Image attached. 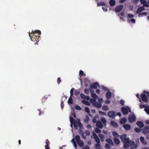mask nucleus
Masks as SVG:
<instances>
[{"label": "nucleus", "mask_w": 149, "mask_h": 149, "mask_svg": "<svg viewBox=\"0 0 149 149\" xmlns=\"http://www.w3.org/2000/svg\"><path fill=\"white\" fill-rule=\"evenodd\" d=\"M70 119L71 123L74 125V127L75 129L77 130L78 128V127L80 129H82L83 128V126L81 123L79 119L77 118V121L72 117H70Z\"/></svg>", "instance_id": "f257e3e1"}, {"label": "nucleus", "mask_w": 149, "mask_h": 149, "mask_svg": "<svg viewBox=\"0 0 149 149\" xmlns=\"http://www.w3.org/2000/svg\"><path fill=\"white\" fill-rule=\"evenodd\" d=\"M120 139L122 142L124 143L123 147L125 149H127L129 148V144L130 140L128 138H127V135L124 134L120 136Z\"/></svg>", "instance_id": "f03ea898"}, {"label": "nucleus", "mask_w": 149, "mask_h": 149, "mask_svg": "<svg viewBox=\"0 0 149 149\" xmlns=\"http://www.w3.org/2000/svg\"><path fill=\"white\" fill-rule=\"evenodd\" d=\"M144 91L140 95V97L141 98V101L142 100L143 102L146 103V104H148V96L146 95V93L145 92H144Z\"/></svg>", "instance_id": "7ed1b4c3"}, {"label": "nucleus", "mask_w": 149, "mask_h": 149, "mask_svg": "<svg viewBox=\"0 0 149 149\" xmlns=\"http://www.w3.org/2000/svg\"><path fill=\"white\" fill-rule=\"evenodd\" d=\"M75 139L79 146L82 147L84 146V142L80 140V137L79 135H76L75 137Z\"/></svg>", "instance_id": "20e7f679"}, {"label": "nucleus", "mask_w": 149, "mask_h": 149, "mask_svg": "<svg viewBox=\"0 0 149 149\" xmlns=\"http://www.w3.org/2000/svg\"><path fill=\"white\" fill-rule=\"evenodd\" d=\"M121 111L123 115H126L128 113V111L131 112V111L130 109L128 107L126 108L123 107L121 108Z\"/></svg>", "instance_id": "39448f33"}, {"label": "nucleus", "mask_w": 149, "mask_h": 149, "mask_svg": "<svg viewBox=\"0 0 149 149\" xmlns=\"http://www.w3.org/2000/svg\"><path fill=\"white\" fill-rule=\"evenodd\" d=\"M140 107L141 109L144 108V111L147 114L149 115V106L145 105L141 103L140 104Z\"/></svg>", "instance_id": "423d86ee"}, {"label": "nucleus", "mask_w": 149, "mask_h": 149, "mask_svg": "<svg viewBox=\"0 0 149 149\" xmlns=\"http://www.w3.org/2000/svg\"><path fill=\"white\" fill-rule=\"evenodd\" d=\"M32 35L34 36H38L39 38H40V36L41 35V33L40 31L38 30H36L33 31H32L31 33Z\"/></svg>", "instance_id": "0eeeda50"}, {"label": "nucleus", "mask_w": 149, "mask_h": 149, "mask_svg": "<svg viewBox=\"0 0 149 149\" xmlns=\"http://www.w3.org/2000/svg\"><path fill=\"white\" fill-rule=\"evenodd\" d=\"M29 36L30 37V38L31 39V40L35 42L36 41V42L38 41H39V37L38 36H33L32 35H31L30 34V33H29Z\"/></svg>", "instance_id": "6e6552de"}, {"label": "nucleus", "mask_w": 149, "mask_h": 149, "mask_svg": "<svg viewBox=\"0 0 149 149\" xmlns=\"http://www.w3.org/2000/svg\"><path fill=\"white\" fill-rule=\"evenodd\" d=\"M90 134V132L88 130H86L85 132H82L81 136L84 139H86V136H89Z\"/></svg>", "instance_id": "1a4fd4ad"}, {"label": "nucleus", "mask_w": 149, "mask_h": 149, "mask_svg": "<svg viewBox=\"0 0 149 149\" xmlns=\"http://www.w3.org/2000/svg\"><path fill=\"white\" fill-rule=\"evenodd\" d=\"M129 147L130 146L131 148H137V145L135 144V143L133 141H130L129 144Z\"/></svg>", "instance_id": "9d476101"}, {"label": "nucleus", "mask_w": 149, "mask_h": 149, "mask_svg": "<svg viewBox=\"0 0 149 149\" xmlns=\"http://www.w3.org/2000/svg\"><path fill=\"white\" fill-rule=\"evenodd\" d=\"M108 115L111 118H114L116 116L115 112L113 111H109L108 113Z\"/></svg>", "instance_id": "9b49d317"}, {"label": "nucleus", "mask_w": 149, "mask_h": 149, "mask_svg": "<svg viewBox=\"0 0 149 149\" xmlns=\"http://www.w3.org/2000/svg\"><path fill=\"white\" fill-rule=\"evenodd\" d=\"M97 87H99L100 85L97 82L93 83L90 86V87L94 89H96Z\"/></svg>", "instance_id": "f8f14e48"}, {"label": "nucleus", "mask_w": 149, "mask_h": 149, "mask_svg": "<svg viewBox=\"0 0 149 149\" xmlns=\"http://www.w3.org/2000/svg\"><path fill=\"white\" fill-rule=\"evenodd\" d=\"M149 132V127L146 126L143 130V133L145 134H148Z\"/></svg>", "instance_id": "ddd939ff"}, {"label": "nucleus", "mask_w": 149, "mask_h": 149, "mask_svg": "<svg viewBox=\"0 0 149 149\" xmlns=\"http://www.w3.org/2000/svg\"><path fill=\"white\" fill-rule=\"evenodd\" d=\"M128 120L130 123L135 122L136 120L135 116H131L128 117Z\"/></svg>", "instance_id": "4468645a"}, {"label": "nucleus", "mask_w": 149, "mask_h": 149, "mask_svg": "<svg viewBox=\"0 0 149 149\" xmlns=\"http://www.w3.org/2000/svg\"><path fill=\"white\" fill-rule=\"evenodd\" d=\"M123 6L122 5H119L116 7L115 8V10L116 12H120L123 8Z\"/></svg>", "instance_id": "2eb2a0df"}, {"label": "nucleus", "mask_w": 149, "mask_h": 149, "mask_svg": "<svg viewBox=\"0 0 149 149\" xmlns=\"http://www.w3.org/2000/svg\"><path fill=\"white\" fill-rule=\"evenodd\" d=\"M96 126L99 128H102L103 127V125L101 122L99 120L96 123Z\"/></svg>", "instance_id": "dca6fc26"}, {"label": "nucleus", "mask_w": 149, "mask_h": 149, "mask_svg": "<svg viewBox=\"0 0 149 149\" xmlns=\"http://www.w3.org/2000/svg\"><path fill=\"white\" fill-rule=\"evenodd\" d=\"M93 136L94 139H95V141L97 143L100 142V139L97 135L95 134L94 133L93 134Z\"/></svg>", "instance_id": "f3484780"}, {"label": "nucleus", "mask_w": 149, "mask_h": 149, "mask_svg": "<svg viewBox=\"0 0 149 149\" xmlns=\"http://www.w3.org/2000/svg\"><path fill=\"white\" fill-rule=\"evenodd\" d=\"M123 127L126 130H129L131 129L130 125L128 124H125L123 125Z\"/></svg>", "instance_id": "a211bd4d"}, {"label": "nucleus", "mask_w": 149, "mask_h": 149, "mask_svg": "<svg viewBox=\"0 0 149 149\" xmlns=\"http://www.w3.org/2000/svg\"><path fill=\"white\" fill-rule=\"evenodd\" d=\"M136 124L137 126L140 128L144 126V124L141 121H138L137 122Z\"/></svg>", "instance_id": "6ab92c4d"}, {"label": "nucleus", "mask_w": 149, "mask_h": 149, "mask_svg": "<svg viewBox=\"0 0 149 149\" xmlns=\"http://www.w3.org/2000/svg\"><path fill=\"white\" fill-rule=\"evenodd\" d=\"M46 141V145L45 146V149H50L49 147V145L50 142L48 139H47Z\"/></svg>", "instance_id": "aec40b11"}, {"label": "nucleus", "mask_w": 149, "mask_h": 149, "mask_svg": "<svg viewBox=\"0 0 149 149\" xmlns=\"http://www.w3.org/2000/svg\"><path fill=\"white\" fill-rule=\"evenodd\" d=\"M145 9L143 6H141L138 8L136 11L137 13H139L141 11H143Z\"/></svg>", "instance_id": "412c9836"}, {"label": "nucleus", "mask_w": 149, "mask_h": 149, "mask_svg": "<svg viewBox=\"0 0 149 149\" xmlns=\"http://www.w3.org/2000/svg\"><path fill=\"white\" fill-rule=\"evenodd\" d=\"M111 125L114 127H117L118 126V125L116 122L114 121H111L110 123Z\"/></svg>", "instance_id": "4be33fe9"}, {"label": "nucleus", "mask_w": 149, "mask_h": 149, "mask_svg": "<svg viewBox=\"0 0 149 149\" xmlns=\"http://www.w3.org/2000/svg\"><path fill=\"white\" fill-rule=\"evenodd\" d=\"M127 120L126 118H123L121 119L120 120L119 123L120 124H123L126 123L127 122Z\"/></svg>", "instance_id": "5701e85b"}, {"label": "nucleus", "mask_w": 149, "mask_h": 149, "mask_svg": "<svg viewBox=\"0 0 149 149\" xmlns=\"http://www.w3.org/2000/svg\"><path fill=\"white\" fill-rule=\"evenodd\" d=\"M111 93L110 92H107L106 94V97L107 99H109L111 97Z\"/></svg>", "instance_id": "b1692460"}, {"label": "nucleus", "mask_w": 149, "mask_h": 149, "mask_svg": "<svg viewBox=\"0 0 149 149\" xmlns=\"http://www.w3.org/2000/svg\"><path fill=\"white\" fill-rule=\"evenodd\" d=\"M106 141L108 143L110 144L112 146H113L114 145L111 139H106Z\"/></svg>", "instance_id": "393cba45"}, {"label": "nucleus", "mask_w": 149, "mask_h": 149, "mask_svg": "<svg viewBox=\"0 0 149 149\" xmlns=\"http://www.w3.org/2000/svg\"><path fill=\"white\" fill-rule=\"evenodd\" d=\"M141 142L143 144L145 145L147 144L146 141H144V138L143 137H141L140 138Z\"/></svg>", "instance_id": "a878e982"}, {"label": "nucleus", "mask_w": 149, "mask_h": 149, "mask_svg": "<svg viewBox=\"0 0 149 149\" xmlns=\"http://www.w3.org/2000/svg\"><path fill=\"white\" fill-rule=\"evenodd\" d=\"M113 140L114 143L116 145H118L119 144L120 141L117 138H114L113 139Z\"/></svg>", "instance_id": "bb28decb"}, {"label": "nucleus", "mask_w": 149, "mask_h": 149, "mask_svg": "<svg viewBox=\"0 0 149 149\" xmlns=\"http://www.w3.org/2000/svg\"><path fill=\"white\" fill-rule=\"evenodd\" d=\"M93 105L98 108H100L101 107V104L97 102H96Z\"/></svg>", "instance_id": "cd10ccee"}, {"label": "nucleus", "mask_w": 149, "mask_h": 149, "mask_svg": "<svg viewBox=\"0 0 149 149\" xmlns=\"http://www.w3.org/2000/svg\"><path fill=\"white\" fill-rule=\"evenodd\" d=\"M109 3L111 6H113L115 4V1L114 0H110Z\"/></svg>", "instance_id": "c85d7f7f"}, {"label": "nucleus", "mask_w": 149, "mask_h": 149, "mask_svg": "<svg viewBox=\"0 0 149 149\" xmlns=\"http://www.w3.org/2000/svg\"><path fill=\"white\" fill-rule=\"evenodd\" d=\"M112 134L113 135L114 137V138L119 137V135L116 132H113Z\"/></svg>", "instance_id": "c756f323"}, {"label": "nucleus", "mask_w": 149, "mask_h": 149, "mask_svg": "<svg viewBox=\"0 0 149 149\" xmlns=\"http://www.w3.org/2000/svg\"><path fill=\"white\" fill-rule=\"evenodd\" d=\"M99 136L100 138L101 141L102 142H103L104 141V135L102 134H99Z\"/></svg>", "instance_id": "7c9ffc66"}, {"label": "nucleus", "mask_w": 149, "mask_h": 149, "mask_svg": "<svg viewBox=\"0 0 149 149\" xmlns=\"http://www.w3.org/2000/svg\"><path fill=\"white\" fill-rule=\"evenodd\" d=\"M81 102L87 106H89L90 105V103L88 102L86 100H82Z\"/></svg>", "instance_id": "2f4dec72"}, {"label": "nucleus", "mask_w": 149, "mask_h": 149, "mask_svg": "<svg viewBox=\"0 0 149 149\" xmlns=\"http://www.w3.org/2000/svg\"><path fill=\"white\" fill-rule=\"evenodd\" d=\"M71 97L70 96L68 101V103L70 104H72L73 103V100Z\"/></svg>", "instance_id": "473e14b6"}, {"label": "nucleus", "mask_w": 149, "mask_h": 149, "mask_svg": "<svg viewBox=\"0 0 149 149\" xmlns=\"http://www.w3.org/2000/svg\"><path fill=\"white\" fill-rule=\"evenodd\" d=\"M100 142L97 143L95 145V147L96 149H100Z\"/></svg>", "instance_id": "72a5a7b5"}, {"label": "nucleus", "mask_w": 149, "mask_h": 149, "mask_svg": "<svg viewBox=\"0 0 149 149\" xmlns=\"http://www.w3.org/2000/svg\"><path fill=\"white\" fill-rule=\"evenodd\" d=\"M91 97L94 99H97L98 97V96L95 93H91Z\"/></svg>", "instance_id": "f704fd0d"}, {"label": "nucleus", "mask_w": 149, "mask_h": 149, "mask_svg": "<svg viewBox=\"0 0 149 149\" xmlns=\"http://www.w3.org/2000/svg\"><path fill=\"white\" fill-rule=\"evenodd\" d=\"M101 120L103 124L104 125V126H105L106 125V124L107 122L105 119L104 118H101Z\"/></svg>", "instance_id": "c9c22d12"}, {"label": "nucleus", "mask_w": 149, "mask_h": 149, "mask_svg": "<svg viewBox=\"0 0 149 149\" xmlns=\"http://www.w3.org/2000/svg\"><path fill=\"white\" fill-rule=\"evenodd\" d=\"M134 131L136 132H140L141 131V129L139 128H135L134 129Z\"/></svg>", "instance_id": "e433bc0d"}, {"label": "nucleus", "mask_w": 149, "mask_h": 149, "mask_svg": "<svg viewBox=\"0 0 149 149\" xmlns=\"http://www.w3.org/2000/svg\"><path fill=\"white\" fill-rule=\"evenodd\" d=\"M90 102L93 105L96 102V100L95 99H93L92 98H91L90 100Z\"/></svg>", "instance_id": "4c0bfd02"}, {"label": "nucleus", "mask_w": 149, "mask_h": 149, "mask_svg": "<svg viewBox=\"0 0 149 149\" xmlns=\"http://www.w3.org/2000/svg\"><path fill=\"white\" fill-rule=\"evenodd\" d=\"M97 5L98 6H105V3L104 2H100L97 4Z\"/></svg>", "instance_id": "58836bf2"}, {"label": "nucleus", "mask_w": 149, "mask_h": 149, "mask_svg": "<svg viewBox=\"0 0 149 149\" xmlns=\"http://www.w3.org/2000/svg\"><path fill=\"white\" fill-rule=\"evenodd\" d=\"M102 109L104 111H107L109 109L108 107L107 106H104L102 107Z\"/></svg>", "instance_id": "ea45409f"}, {"label": "nucleus", "mask_w": 149, "mask_h": 149, "mask_svg": "<svg viewBox=\"0 0 149 149\" xmlns=\"http://www.w3.org/2000/svg\"><path fill=\"white\" fill-rule=\"evenodd\" d=\"M141 4H143L144 6L146 7H148L149 6L147 4L146 1H145L143 3Z\"/></svg>", "instance_id": "a19ab883"}, {"label": "nucleus", "mask_w": 149, "mask_h": 149, "mask_svg": "<svg viewBox=\"0 0 149 149\" xmlns=\"http://www.w3.org/2000/svg\"><path fill=\"white\" fill-rule=\"evenodd\" d=\"M79 76H83L84 75V76H85L86 75L85 74H84V72L82 71V70H80L79 71Z\"/></svg>", "instance_id": "79ce46f5"}, {"label": "nucleus", "mask_w": 149, "mask_h": 149, "mask_svg": "<svg viewBox=\"0 0 149 149\" xmlns=\"http://www.w3.org/2000/svg\"><path fill=\"white\" fill-rule=\"evenodd\" d=\"M95 131L97 133H100L101 132V130L97 128L95 129Z\"/></svg>", "instance_id": "37998d69"}, {"label": "nucleus", "mask_w": 149, "mask_h": 149, "mask_svg": "<svg viewBox=\"0 0 149 149\" xmlns=\"http://www.w3.org/2000/svg\"><path fill=\"white\" fill-rule=\"evenodd\" d=\"M105 147L106 148L108 149H109L111 148V146L107 143H106L105 144Z\"/></svg>", "instance_id": "c03bdc74"}, {"label": "nucleus", "mask_w": 149, "mask_h": 149, "mask_svg": "<svg viewBox=\"0 0 149 149\" xmlns=\"http://www.w3.org/2000/svg\"><path fill=\"white\" fill-rule=\"evenodd\" d=\"M99 114L101 115H106V114L104 112L99 111Z\"/></svg>", "instance_id": "a18cd8bd"}, {"label": "nucleus", "mask_w": 149, "mask_h": 149, "mask_svg": "<svg viewBox=\"0 0 149 149\" xmlns=\"http://www.w3.org/2000/svg\"><path fill=\"white\" fill-rule=\"evenodd\" d=\"M75 108L76 110H80L81 109V108L78 105H77L75 107Z\"/></svg>", "instance_id": "49530a36"}, {"label": "nucleus", "mask_w": 149, "mask_h": 149, "mask_svg": "<svg viewBox=\"0 0 149 149\" xmlns=\"http://www.w3.org/2000/svg\"><path fill=\"white\" fill-rule=\"evenodd\" d=\"M147 14V13L146 12H143L140 13H139V17L141 15H146Z\"/></svg>", "instance_id": "de8ad7c7"}, {"label": "nucleus", "mask_w": 149, "mask_h": 149, "mask_svg": "<svg viewBox=\"0 0 149 149\" xmlns=\"http://www.w3.org/2000/svg\"><path fill=\"white\" fill-rule=\"evenodd\" d=\"M85 111L87 113H90V110L88 107H86L85 108Z\"/></svg>", "instance_id": "09e8293b"}, {"label": "nucleus", "mask_w": 149, "mask_h": 149, "mask_svg": "<svg viewBox=\"0 0 149 149\" xmlns=\"http://www.w3.org/2000/svg\"><path fill=\"white\" fill-rule=\"evenodd\" d=\"M84 91V92L87 94H88L89 93V90L88 88H86Z\"/></svg>", "instance_id": "8fccbe9b"}, {"label": "nucleus", "mask_w": 149, "mask_h": 149, "mask_svg": "<svg viewBox=\"0 0 149 149\" xmlns=\"http://www.w3.org/2000/svg\"><path fill=\"white\" fill-rule=\"evenodd\" d=\"M136 96L139 99V101L140 102H141V98L140 97L138 93H137L136 95Z\"/></svg>", "instance_id": "3c124183"}, {"label": "nucleus", "mask_w": 149, "mask_h": 149, "mask_svg": "<svg viewBox=\"0 0 149 149\" xmlns=\"http://www.w3.org/2000/svg\"><path fill=\"white\" fill-rule=\"evenodd\" d=\"M104 6H105L104 7H102V9H103V10L104 11H107V6H106V5Z\"/></svg>", "instance_id": "603ef678"}, {"label": "nucleus", "mask_w": 149, "mask_h": 149, "mask_svg": "<svg viewBox=\"0 0 149 149\" xmlns=\"http://www.w3.org/2000/svg\"><path fill=\"white\" fill-rule=\"evenodd\" d=\"M81 97L83 99H85V95L83 94H80Z\"/></svg>", "instance_id": "864d4df0"}, {"label": "nucleus", "mask_w": 149, "mask_h": 149, "mask_svg": "<svg viewBox=\"0 0 149 149\" xmlns=\"http://www.w3.org/2000/svg\"><path fill=\"white\" fill-rule=\"evenodd\" d=\"M61 81L60 77L58 78L57 79V83L58 84H59L60 82Z\"/></svg>", "instance_id": "5fc2aeb1"}, {"label": "nucleus", "mask_w": 149, "mask_h": 149, "mask_svg": "<svg viewBox=\"0 0 149 149\" xmlns=\"http://www.w3.org/2000/svg\"><path fill=\"white\" fill-rule=\"evenodd\" d=\"M82 149H90V148L88 146L86 145L85 146L82 148Z\"/></svg>", "instance_id": "6e6d98bb"}, {"label": "nucleus", "mask_w": 149, "mask_h": 149, "mask_svg": "<svg viewBox=\"0 0 149 149\" xmlns=\"http://www.w3.org/2000/svg\"><path fill=\"white\" fill-rule=\"evenodd\" d=\"M127 16L129 18H132L134 17V15H133L130 14H128Z\"/></svg>", "instance_id": "4d7b16f0"}, {"label": "nucleus", "mask_w": 149, "mask_h": 149, "mask_svg": "<svg viewBox=\"0 0 149 149\" xmlns=\"http://www.w3.org/2000/svg\"><path fill=\"white\" fill-rule=\"evenodd\" d=\"M80 93V92L79 91H75V95L76 96H77L79 95Z\"/></svg>", "instance_id": "13d9d810"}, {"label": "nucleus", "mask_w": 149, "mask_h": 149, "mask_svg": "<svg viewBox=\"0 0 149 149\" xmlns=\"http://www.w3.org/2000/svg\"><path fill=\"white\" fill-rule=\"evenodd\" d=\"M74 88H73L71 89L70 91V96H72V94L73 92V89Z\"/></svg>", "instance_id": "bf43d9fd"}, {"label": "nucleus", "mask_w": 149, "mask_h": 149, "mask_svg": "<svg viewBox=\"0 0 149 149\" xmlns=\"http://www.w3.org/2000/svg\"><path fill=\"white\" fill-rule=\"evenodd\" d=\"M130 21L132 23H135V20L133 18L131 19H130Z\"/></svg>", "instance_id": "052dcab7"}, {"label": "nucleus", "mask_w": 149, "mask_h": 149, "mask_svg": "<svg viewBox=\"0 0 149 149\" xmlns=\"http://www.w3.org/2000/svg\"><path fill=\"white\" fill-rule=\"evenodd\" d=\"M38 111H39V113H38L39 115H40L43 113L42 112V111H41L40 109H38Z\"/></svg>", "instance_id": "680f3d73"}, {"label": "nucleus", "mask_w": 149, "mask_h": 149, "mask_svg": "<svg viewBox=\"0 0 149 149\" xmlns=\"http://www.w3.org/2000/svg\"><path fill=\"white\" fill-rule=\"evenodd\" d=\"M93 88H91L90 87V88L89 89V90L90 91V92L91 93H93L94 92V90L93 89Z\"/></svg>", "instance_id": "e2e57ef3"}, {"label": "nucleus", "mask_w": 149, "mask_h": 149, "mask_svg": "<svg viewBox=\"0 0 149 149\" xmlns=\"http://www.w3.org/2000/svg\"><path fill=\"white\" fill-rule=\"evenodd\" d=\"M64 106V104H63V102H62L61 103V107L62 109H63Z\"/></svg>", "instance_id": "0e129e2a"}, {"label": "nucleus", "mask_w": 149, "mask_h": 149, "mask_svg": "<svg viewBox=\"0 0 149 149\" xmlns=\"http://www.w3.org/2000/svg\"><path fill=\"white\" fill-rule=\"evenodd\" d=\"M47 99V97H43L42 99V102H43L44 101Z\"/></svg>", "instance_id": "69168bd1"}, {"label": "nucleus", "mask_w": 149, "mask_h": 149, "mask_svg": "<svg viewBox=\"0 0 149 149\" xmlns=\"http://www.w3.org/2000/svg\"><path fill=\"white\" fill-rule=\"evenodd\" d=\"M120 103L122 106L124 105V101L123 100H120Z\"/></svg>", "instance_id": "338daca9"}, {"label": "nucleus", "mask_w": 149, "mask_h": 149, "mask_svg": "<svg viewBox=\"0 0 149 149\" xmlns=\"http://www.w3.org/2000/svg\"><path fill=\"white\" fill-rule=\"evenodd\" d=\"M139 1V0H133V2L135 4H137Z\"/></svg>", "instance_id": "774afa93"}]
</instances>
